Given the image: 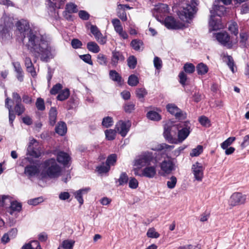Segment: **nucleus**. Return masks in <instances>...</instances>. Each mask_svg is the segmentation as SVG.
I'll return each instance as SVG.
<instances>
[{"label":"nucleus","mask_w":249,"mask_h":249,"mask_svg":"<svg viewBox=\"0 0 249 249\" xmlns=\"http://www.w3.org/2000/svg\"><path fill=\"white\" fill-rule=\"evenodd\" d=\"M177 182V178L175 176H172L167 182V186L169 189H173L175 187Z\"/></svg>","instance_id":"09e8293b"},{"label":"nucleus","mask_w":249,"mask_h":249,"mask_svg":"<svg viewBox=\"0 0 249 249\" xmlns=\"http://www.w3.org/2000/svg\"><path fill=\"white\" fill-rule=\"evenodd\" d=\"M90 31L94 36L96 40L100 44L104 45L106 43V37L103 36L96 26H91L90 27Z\"/></svg>","instance_id":"2eb2a0df"},{"label":"nucleus","mask_w":249,"mask_h":249,"mask_svg":"<svg viewBox=\"0 0 249 249\" xmlns=\"http://www.w3.org/2000/svg\"><path fill=\"white\" fill-rule=\"evenodd\" d=\"M224 61L227 63L231 71L234 73L235 72V70L234 68V64L232 57L230 55H224Z\"/></svg>","instance_id":"72a5a7b5"},{"label":"nucleus","mask_w":249,"mask_h":249,"mask_svg":"<svg viewBox=\"0 0 249 249\" xmlns=\"http://www.w3.org/2000/svg\"><path fill=\"white\" fill-rule=\"evenodd\" d=\"M247 196L240 192H235L230 197L228 203L229 205L234 207L245 203Z\"/></svg>","instance_id":"1a4fd4ad"},{"label":"nucleus","mask_w":249,"mask_h":249,"mask_svg":"<svg viewBox=\"0 0 249 249\" xmlns=\"http://www.w3.org/2000/svg\"><path fill=\"white\" fill-rule=\"evenodd\" d=\"M153 160V156L151 152H145L138 157L134 161V166L141 168L148 165Z\"/></svg>","instance_id":"6e6552de"},{"label":"nucleus","mask_w":249,"mask_h":249,"mask_svg":"<svg viewBox=\"0 0 249 249\" xmlns=\"http://www.w3.org/2000/svg\"><path fill=\"white\" fill-rule=\"evenodd\" d=\"M58 162L66 166L71 161V157L69 154L63 151H58L55 154Z\"/></svg>","instance_id":"dca6fc26"},{"label":"nucleus","mask_w":249,"mask_h":249,"mask_svg":"<svg viewBox=\"0 0 249 249\" xmlns=\"http://www.w3.org/2000/svg\"><path fill=\"white\" fill-rule=\"evenodd\" d=\"M43 169L41 172L42 178H58L61 174V168L53 158L45 160L42 164Z\"/></svg>","instance_id":"20e7f679"},{"label":"nucleus","mask_w":249,"mask_h":249,"mask_svg":"<svg viewBox=\"0 0 249 249\" xmlns=\"http://www.w3.org/2000/svg\"><path fill=\"white\" fill-rule=\"evenodd\" d=\"M128 181V177L125 173H122L119 178L118 179V182L119 185H122L125 183H126Z\"/></svg>","instance_id":"13d9d810"},{"label":"nucleus","mask_w":249,"mask_h":249,"mask_svg":"<svg viewBox=\"0 0 249 249\" xmlns=\"http://www.w3.org/2000/svg\"><path fill=\"white\" fill-rule=\"evenodd\" d=\"M154 10L160 14H164L168 12V7L167 4L160 3L155 6Z\"/></svg>","instance_id":"473e14b6"},{"label":"nucleus","mask_w":249,"mask_h":249,"mask_svg":"<svg viewBox=\"0 0 249 249\" xmlns=\"http://www.w3.org/2000/svg\"><path fill=\"white\" fill-rule=\"evenodd\" d=\"M130 126L131 123L129 121H120L116 124L115 128L122 137H125L129 130Z\"/></svg>","instance_id":"f8f14e48"},{"label":"nucleus","mask_w":249,"mask_h":249,"mask_svg":"<svg viewBox=\"0 0 249 249\" xmlns=\"http://www.w3.org/2000/svg\"><path fill=\"white\" fill-rule=\"evenodd\" d=\"M166 108L168 111L171 114L174 115L177 119L183 120L186 118V113L181 111L174 104H168L166 106Z\"/></svg>","instance_id":"9b49d317"},{"label":"nucleus","mask_w":249,"mask_h":249,"mask_svg":"<svg viewBox=\"0 0 249 249\" xmlns=\"http://www.w3.org/2000/svg\"><path fill=\"white\" fill-rule=\"evenodd\" d=\"M102 124L106 127H108L113 124V120L110 117H105L102 121Z\"/></svg>","instance_id":"864d4df0"},{"label":"nucleus","mask_w":249,"mask_h":249,"mask_svg":"<svg viewBox=\"0 0 249 249\" xmlns=\"http://www.w3.org/2000/svg\"><path fill=\"white\" fill-rule=\"evenodd\" d=\"M74 243L73 240H66L62 242L61 247L64 249H72Z\"/></svg>","instance_id":"37998d69"},{"label":"nucleus","mask_w":249,"mask_h":249,"mask_svg":"<svg viewBox=\"0 0 249 249\" xmlns=\"http://www.w3.org/2000/svg\"><path fill=\"white\" fill-rule=\"evenodd\" d=\"M196 71L198 74L203 75L208 72V68L205 64L200 63L196 66Z\"/></svg>","instance_id":"f704fd0d"},{"label":"nucleus","mask_w":249,"mask_h":249,"mask_svg":"<svg viewBox=\"0 0 249 249\" xmlns=\"http://www.w3.org/2000/svg\"><path fill=\"white\" fill-rule=\"evenodd\" d=\"M43 199L42 197H37L33 199H31L28 201V203L31 205L36 206L43 202Z\"/></svg>","instance_id":"052dcab7"},{"label":"nucleus","mask_w":249,"mask_h":249,"mask_svg":"<svg viewBox=\"0 0 249 249\" xmlns=\"http://www.w3.org/2000/svg\"><path fill=\"white\" fill-rule=\"evenodd\" d=\"M39 172V166L35 165H30L25 167L24 174L29 178L37 175Z\"/></svg>","instance_id":"6ab92c4d"},{"label":"nucleus","mask_w":249,"mask_h":249,"mask_svg":"<svg viewBox=\"0 0 249 249\" xmlns=\"http://www.w3.org/2000/svg\"><path fill=\"white\" fill-rule=\"evenodd\" d=\"M235 140V137H229L221 144V146L223 149H227Z\"/></svg>","instance_id":"8fccbe9b"},{"label":"nucleus","mask_w":249,"mask_h":249,"mask_svg":"<svg viewBox=\"0 0 249 249\" xmlns=\"http://www.w3.org/2000/svg\"><path fill=\"white\" fill-rule=\"evenodd\" d=\"M36 108L39 110H43L45 109L44 100L41 98L37 99L36 103Z\"/></svg>","instance_id":"6e6d98bb"},{"label":"nucleus","mask_w":249,"mask_h":249,"mask_svg":"<svg viewBox=\"0 0 249 249\" xmlns=\"http://www.w3.org/2000/svg\"><path fill=\"white\" fill-rule=\"evenodd\" d=\"M209 25L213 30H217L224 27L221 23L220 18H215L214 15H211Z\"/></svg>","instance_id":"f3484780"},{"label":"nucleus","mask_w":249,"mask_h":249,"mask_svg":"<svg viewBox=\"0 0 249 249\" xmlns=\"http://www.w3.org/2000/svg\"><path fill=\"white\" fill-rule=\"evenodd\" d=\"M186 6L179 12L178 17L183 22L176 21L174 18L168 17L165 19V25L168 29H178L186 27V23H188L197 10L196 0H186Z\"/></svg>","instance_id":"7ed1b4c3"},{"label":"nucleus","mask_w":249,"mask_h":249,"mask_svg":"<svg viewBox=\"0 0 249 249\" xmlns=\"http://www.w3.org/2000/svg\"><path fill=\"white\" fill-rule=\"evenodd\" d=\"M13 25V18L4 15L0 20V37L2 39L9 38L10 29Z\"/></svg>","instance_id":"39448f33"},{"label":"nucleus","mask_w":249,"mask_h":249,"mask_svg":"<svg viewBox=\"0 0 249 249\" xmlns=\"http://www.w3.org/2000/svg\"><path fill=\"white\" fill-rule=\"evenodd\" d=\"M156 167L154 166H147L142 171V176L147 178H153L156 175Z\"/></svg>","instance_id":"a211bd4d"},{"label":"nucleus","mask_w":249,"mask_h":249,"mask_svg":"<svg viewBox=\"0 0 249 249\" xmlns=\"http://www.w3.org/2000/svg\"><path fill=\"white\" fill-rule=\"evenodd\" d=\"M205 167L198 161L194 163L191 168L192 174L196 180L201 182L204 178Z\"/></svg>","instance_id":"9d476101"},{"label":"nucleus","mask_w":249,"mask_h":249,"mask_svg":"<svg viewBox=\"0 0 249 249\" xmlns=\"http://www.w3.org/2000/svg\"><path fill=\"white\" fill-rule=\"evenodd\" d=\"M70 95V91L68 89L62 90L58 95L57 98L58 100L63 101L67 99Z\"/></svg>","instance_id":"e433bc0d"},{"label":"nucleus","mask_w":249,"mask_h":249,"mask_svg":"<svg viewBox=\"0 0 249 249\" xmlns=\"http://www.w3.org/2000/svg\"><path fill=\"white\" fill-rule=\"evenodd\" d=\"M159 174L162 176L170 174L175 169V164L170 158L164 159L160 163Z\"/></svg>","instance_id":"0eeeda50"},{"label":"nucleus","mask_w":249,"mask_h":249,"mask_svg":"<svg viewBox=\"0 0 249 249\" xmlns=\"http://www.w3.org/2000/svg\"><path fill=\"white\" fill-rule=\"evenodd\" d=\"M111 54L110 64L113 67H116L119 63L123 62L125 59L123 53L119 51L114 50Z\"/></svg>","instance_id":"ddd939ff"},{"label":"nucleus","mask_w":249,"mask_h":249,"mask_svg":"<svg viewBox=\"0 0 249 249\" xmlns=\"http://www.w3.org/2000/svg\"><path fill=\"white\" fill-rule=\"evenodd\" d=\"M10 207L13 211H20L21 209V204L17 201H13L11 202Z\"/></svg>","instance_id":"bf43d9fd"},{"label":"nucleus","mask_w":249,"mask_h":249,"mask_svg":"<svg viewBox=\"0 0 249 249\" xmlns=\"http://www.w3.org/2000/svg\"><path fill=\"white\" fill-rule=\"evenodd\" d=\"M216 39L220 43L228 49H231L237 46V37L230 36L227 32H220L216 35Z\"/></svg>","instance_id":"423d86ee"},{"label":"nucleus","mask_w":249,"mask_h":249,"mask_svg":"<svg viewBox=\"0 0 249 249\" xmlns=\"http://www.w3.org/2000/svg\"><path fill=\"white\" fill-rule=\"evenodd\" d=\"M203 151V147L201 145H197L195 148L192 149L190 155L191 157L198 156Z\"/></svg>","instance_id":"de8ad7c7"},{"label":"nucleus","mask_w":249,"mask_h":249,"mask_svg":"<svg viewBox=\"0 0 249 249\" xmlns=\"http://www.w3.org/2000/svg\"><path fill=\"white\" fill-rule=\"evenodd\" d=\"M17 30L25 37L27 35L28 41L26 47L33 54L37 57H40L43 61H47L51 56V48L48 42L44 37L30 29L29 22L25 20H20L16 23Z\"/></svg>","instance_id":"f257e3e1"},{"label":"nucleus","mask_w":249,"mask_h":249,"mask_svg":"<svg viewBox=\"0 0 249 249\" xmlns=\"http://www.w3.org/2000/svg\"><path fill=\"white\" fill-rule=\"evenodd\" d=\"M117 156L116 154H111L109 155L106 161V164L109 167L111 165H114L116 162Z\"/></svg>","instance_id":"3c124183"},{"label":"nucleus","mask_w":249,"mask_h":249,"mask_svg":"<svg viewBox=\"0 0 249 249\" xmlns=\"http://www.w3.org/2000/svg\"><path fill=\"white\" fill-rule=\"evenodd\" d=\"M13 66L16 71L17 72V78L21 82L23 80L22 70L21 69L20 63L18 62H14Z\"/></svg>","instance_id":"cd10ccee"},{"label":"nucleus","mask_w":249,"mask_h":249,"mask_svg":"<svg viewBox=\"0 0 249 249\" xmlns=\"http://www.w3.org/2000/svg\"><path fill=\"white\" fill-rule=\"evenodd\" d=\"M146 235L149 238H158L160 237V234L156 231L155 228H151L148 230Z\"/></svg>","instance_id":"58836bf2"},{"label":"nucleus","mask_w":249,"mask_h":249,"mask_svg":"<svg viewBox=\"0 0 249 249\" xmlns=\"http://www.w3.org/2000/svg\"><path fill=\"white\" fill-rule=\"evenodd\" d=\"M127 83L130 86H136L139 83V79L136 75L131 74L128 77Z\"/></svg>","instance_id":"4c0bfd02"},{"label":"nucleus","mask_w":249,"mask_h":249,"mask_svg":"<svg viewBox=\"0 0 249 249\" xmlns=\"http://www.w3.org/2000/svg\"><path fill=\"white\" fill-rule=\"evenodd\" d=\"M112 23L115 31L124 39L128 38V35L123 31V27L121 24L120 21L117 18H114L112 20Z\"/></svg>","instance_id":"4468645a"},{"label":"nucleus","mask_w":249,"mask_h":249,"mask_svg":"<svg viewBox=\"0 0 249 249\" xmlns=\"http://www.w3.org/2000/svg\"><path fill=\"white\" fill-rule=\"evenodd\" d=\"M97 61L101 65L106 66L107 63V57L103 53H99L97 56Z\"/></svg>","instance_id":"a19ab883"},{"label":"nucleus","mask_w":249,"mask_h":249,"mask_svg":"<svg viewBox=\"0 0 249 249\" xmlns=\"http://www.w3.org/2000/svg\"><path fill=\"white\" fill-rule=\"evenodd\" d=\"M183 70L186 72L191 74L195 71V67L192 63H186L183 66Z\"/></svg>","instance_id":"c03bdc74"},{"label":"nucleus","mask_w":249,"mask_h":249,"mask_svg":"<svg viewBox=\"0 0 249 249\" xmlns=\"http://www.w3.org/2000/svg\"><path fill=\"white\" fill-rule=\"evenodd\" d=\"M109 76L113 81L117 82L120 85L123 82L121 76L115 70L109 71Z\"/></svg>","instance_id":"a878e982"},{"label":"nucleus","mask_w":249,"mask_h":249,"mask_svg":"<svg viewBox=\"0 0 249 249\" xmlns=\"http://www.w3.org/2000/svg\"><path fill=\"white\" fill-rule=\"evenodd\" d=\"M67 130L66 124L63 122L58 123L55 127V132L61 136L64 135Z\"/></svg>","instance_id":"4be33fe9"},{"label":"nucleus","mask_w":249,"mask_h":249,"mask_svg":"<svg viewBox=\"0 0 249 249\" xmlns=\"http://www.w3.org/2000/svg\"><path fill=\"white\" fill-rule=\"evenodd\" d=\"M57 117V110L56 108L52 107L49 111V120H50V124L53 125L56 120Z\"/></svg>","instance_id":"c85d7f7f"},{"label":"nucleus","mask_w":249,"mask_h":249,"mask_svg":"<svg viewBox=\"0 0 249 249\" xmlns=\"http://www.w3.org/2000/svg\"><path fill=\"white\" fill-rule=\"evenodd\" d=\"M62 88V86L61 84L58 83L56 84L53 87L52 89L50 90V93L52 94L55 95L58 93V91L61 89Z\"/></svg>","instance_id":"e2e57ef3"},{"label":"nucleus","mask_w":249,"mask_h":249,"mask_svg":"<svg viewBox=\"0 0 249 249\" xmlns=\"http://www.w3.org/2000/svg\"><path fill=\"white\" fill-rule=\"evenodd\" d=\"M21 249H41V247L38 241H33L24 245Z\"/></svg>","instance_id":"bb28decb"},{"label":"nucleus","mask_w":249,"mask_h":249,"mask_svg":"<svg viewBox=\"0 0 249 249\" xmlns=\"http://www.w3.org/2000/svg\"><path fill=\"white\" fill-rule=\"evenodd\" d=\"M71 44L74 49L80 48L82 45V42L78 39H73L71 40Z\"/></svg>","instance_id":"338daca9"},{"label":"nucleus","mask_w":249,"mask_h":249,"mask_svg":"<svg viewBox=\"0 0 249 249\" xmlns=\"http://www.w3.org/2000/svg\"><path fill=\"white\" fill-rule=\"evenodd\" d=\"M129 187L131 189H136L138 186V181L134 178H132L129 181Z\"/></svg>","instance_id":"69168bd1"},{"label":"nucleus","mask_w":249,"mask_h":249,"mask_svg":"<svg viewBox=\"0 0 249 249\" xmlns=\"http://www.w3.org/2000/svg\"><path fill=\"white\" fill-rule=\"evenodd\" d=\"M117 15L118 17L123 21H126L127 20L126 14L125 11L123 9H119Z\"/></svg>","instance_id":"774afa93"},{"label":"nucleus","mask_w":249,"mask_h":249,"mask_svg":"<svg viewBox=\"0 0 249 249\" xmlns=\"http://www.w3.org/2000/svg\"><path fill=\"white\" fill-rule=\"evenodd\" d=\"M147 117L154 121H159L161 119V116L155 111H149L147 113Z\"/></svg>","instance_id":"2f4dec72"},{"label":"nucleus","mask_w":249,"mask_h":249,"mask_svg":"<svg viewBox=\"0 0 249 249\" xmlns=\"http://www.w3.org/2000/svg\"><path fill=\"white\" fill-rule=\"evenodd\" d=\"M97 171L100 173H105L108 172L110 170V167L107 164L106 165H102L97 167Z\"/></svg>","instance_id":"0e129e2a"},{"label":"nucleus","mask_w":249,"mask_h":249,"mask_svg":"<svg viewBox=\"0 0 249 249\" xmlns=\"http://www.w3.org/2000/svg\"><path fill=\"white\" fill-rule=\"evenodd\" d=\"M248 38V35L247 33L245 32H241L240 34V41L239 42L242 46H244Z\"/></svg>","instance_id":"4d7b16f0"},{"label":"nucleus","mask_w":249,"mask_h":249,"mask_svg":"<svg viewBox=\"0 0 249 249\" xmlns=\"http://www.w3.org/2000/svg\"><path fill=\"white\" fill-rule=\"evenodd\" d=\"M164 137L169 142L178 143L182 142L190 134V127L186 122L174 124L168 120L164 125Z\"/></svg>","instance_id":"f03ea898"},{"label":"nucleus","mask_w":249,"mask_h":249,"mask_svg":"<svg viewBox=\"0 0 249 249\" xmlns=\"http://www.w3.org/2000/svg\"><path fill=\"white\" fill-rule=\"evenodd\" d=\"M136 94L139 99H142L147 94V91L144 88L137 89L136 90Z\"/></svg>","instance_id":"603ef678"},{"label":"nucleus","mask_w":249,"mask_h":249,"mask_svg":"<svg viewBox=\"0 0 249 249\" xmlns=\"http://www.w3.org/2000/svg\"><path fill=\"white\" fill-rule=\"evenodd\" d=\"M127 61L128 66L130 69H133L136 67L137 64V59L134 56L131 55L129 56L128 58Z\"/></svg>","instance_id":"a18cd8bd"},{"label":"nucleus","mask_w":249,"mask_h":249,"mask_svg":"<svg viewBox=\"0 0 249 249\" xmlns=\"http://www.w3.org/2000/svg\"><path fill=\"white\" fill-rule=\"evenodd\" d=\"M228 30L234 35L233 36L237 37L238 34V26L236 22L231 21L230 23L228 26Z\"/></svg>","instance_id":"c756f323"},{"label":"nucleus","mask_w":249,"mask_h":249,"mask_svg":"<svg viewBox=\"0 0 249 249\" xmlns=\"http://www.w3.org/2000/svg\"><path fill=\"white\" fill-rule=\"evenodd\" d=\"M65 10L71 14L76 13L78 11L77 5L72 2L67 3L66 5Z\"/></svg>","instance_id":"ea45409f"},{"label":"nucleus","mask_w":249,"mask_h":249,"mask_svg":"<svg viewBox=\"0 0 249 249\" xmlns=\"http://www.w3.org/2000/svg\"><path fill=\"white\" fill-rule=\"evenodd\" d=\"M226 11V8L223 5H219L218 4L213 5L211 10V15L217 16L221 17L223 15Z\"/></svg>","instance_id":"aec40b11"},{"label":"nucleus","mask_w":249,"mask_h":249,"mask_svg":"<svg viewBox=\"0 0 249 249\" xmlns=\"http://www.w3.org/2000/svg\"><path fill=\"white\" fill-rule=\"evenodd\" d=\"M87 48L89 51L93 53H98L100 51V49L98 45L93 41L88 43Z\"/></svg>","instance_id":"7c9ffc66"},{"label":"nucleus","mask_w":249,"mask_h":249,"mask_svg":"<svg viewBox=\"0 0 249 249\" xmlns=\"http://www.w3.org/2000/svg\"><path fill=\"white\" fill-rule=\"evenodd\" d=\"M10 100L11 99L9 97L6 98L5 100V107L9 110V120L10 123L11 124H12L13 122L15 120L16 116L15 114L13 113V111L12 110V105L9 104V103Z\"/></svg>","instance_id":"393cba45"},{"label":"nucleus","mask_w":249,"mask_h":249,"mask_svg":"<svg viewBox=\"0 0 249 249\" xmlns=\"http://www.w3.org/2000/svg\"><path fill=\"white\" fill-rule=\"evenodd\" d=\"M132 48L137 51H142L143 50V43L139 39H133L130 43Z\"/></svg>","instance_id":"5701e85b"},{"label":"nucleus","mask_w":249,"mask_h":249,"mask_svg":"<svg viewBox=\"0 0 249 249\" xmlns=\"http://www.w3.org/2000/svg\"><path fill=\"white\" fill-rule=\"evenodd\" d=\"M116 130L113 129H107L105 131V134L107 139L108 140H113L115 139L116 136Z\"/></svg>","instance_id":"49530a36"},{"label":"nucleus","mask_w":249,"mask_h":249,"mask_svg":"<svg viewBox=\"0 0 249 249\" xmlns=\"http://www.w3.org/2000/svg\"><path fill=\"white\" fill-rule=\"evenodd\" d=\"M27 154L34 158H38L40 156L41 152L33 146H30L27 148Z\"/></svg>","instance_id":"c9c22d12"},{"label":"nucleus","mask_w":249,"mask_h":249,"mask_svg":"<svg viewBox=\"0 0 249 249\" xmlns=\"http://www.w3.org/2000/svg\"><path fill=\"white\" fill-rule=\"evenodd\" d=\"M14 110L17 115L20 116L24 112L25 108L21 103H18L16 104L14 107Z\"/></svg>","instance_id":"79ce46f5"},{"label":"nucleus","mask_w":249,"mask_h":249,"mask_svg":"<svg viewBox=\"0 0 249 249\" xmlns=\"http://www.w3.org/2000/svg\"><path fill=\"white\" fill-rule=\"evenodd\" d=\"M79 57L85 62H86L91 66L93 65V63L91 60V56L89 54L81 55L79 56Z\"/></svg>","instance_id":"5fc2aeb1"},{"label":"nucleus","mask_w":249,"mask_h":249,"mask_svg":"<svg viewBox=\"0 0 249 249\" xmlns=\"http://www.w3.org/2000/svg\"><path fill=\"white\" fill-rule=\"evenodd\" d=\"M173 145H169L166 143L158 144L155 146L151 147V149L155 151L164 150L165 152L170 151L174 148Z\"/></svg>","instance_id":"412c9836"},{"label":"nucleus","mask_w":249,"mask_h":249,"mask_svg":"<svg viewBox=\"0 0 249 249\" xmlns=\"http://www.w3.org/2000/svg\"><path fill=\"white\" fill-rule=\"evenodd\" d=\"M199 123L203 126L209 127L210 125V121L208 118L205 116H201L199 118Z\"/></svg>","instance_id":"680f3d73"},{"label":"nucleus","mask_w":249,"mask_h":249,"mask_svg":"<svg viewBox=\"0 0 249 249\" xmlns=\"http://www.w3.org/2000/svg\"><path fill=\"white\" fill-rule=\"evenodd\" d=\"M89 189L86 188L78 190L74 193V195L75 198L78 200L80 205L83 203V199L82 196L84 194H86L88 193Z\"/></svg>","instance_id":"b1692460"}]
</instances>
